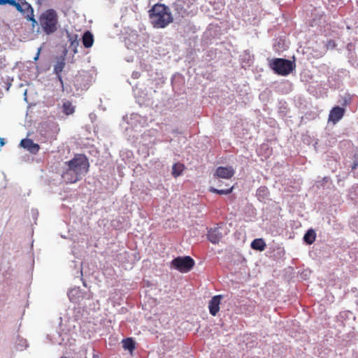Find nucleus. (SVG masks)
I'll return each mask as SVG.
<instances>
[{
	"label": "nucleus",
	"instance_id": "1",
	"mask_svg": "<svg viewBox=\"0 0 358 358\" xmlns=\"http://www.w3.org/2000/svg\"><path fill=\"white\" fill-rule=\"evenodd\" d=\"M149 17L153 27L157 29L165 28L173 21L169 8L162 3H156L152 7Z\"/></svg>",
	"mask_w": 358,
	"mask_h": 358
},
{
	"label": "nucleus",
	"instance_id": "2",
	"mask_svg": "<svg viewBox=\"0 0 358 358\" xmlns=\"http://www.w3.org/2000/svg\"><path fill=\"white\" fill-rule=\"evenodd\" d=\"M40 25L46 34H51L57 30L58 15L53 8L43 11L38 18Z\"/></svg>",
	"mask_w": 358,
	"mask_h": 358
},
{
	"label": "nucleus",
	"instance_id": "3",
	"mask_svg": "<svg viewBox=\"0 0 358 358\" xmlns=\"http://www.w3.org/2000/svg\"><path fill=\"white\" fill-rule=\"evenodd\" d=\"M69 168L66 171V177L69 176V173L74 172L81 178L82 176L86 174L89 169V162L84 155H76L70 161L66 162Z\"/></svg>",
	"mask_w": 358,
	"mask_h": 358
},
{
	"label": "nucleus",
	"instance_id": "4",
	"mask_svg": "<svg viewBox=\"0 0 358 358\" xmlns=\"http://www.w3.org/2000/svg\"><path fill=\"white\" fill-rule=\"evenodd\" d=\"M268 66L275 73L286 76L293 71L295 64L286 59L274 58L269 61Z\"/></svg>",
	"mask_w": 358,
	"mask_h": 358
},
{
	"label": "nucleus",
	"instance_id": "5",
	"mask_svg": "<svg viewBox=\"0 0 358 358\" xmlns=\"http://www.w3.org/2000/svg\"><path fill=\"white\" fill-rule=\"evenodd\" d=\"M194 264V260L189 256L178 257L171 262L172 266L181 273L189 272Z\"/></svg>",
	"mask_w": 358,
	"mask_h": 358
},
{
	"label": "nucleus",
	"instance_id": "6",
	"mask_svg": "<svg viewBox=\"0 0 358 358\" xmlns=\"http://www.w3.org/2000/svg\"><path fill=\"white\" fill-rule=\"evenodd\" d=\"M14 7L17 11L21 13L27 20L32 22L33 27H35V24H37V21L34 18V9L31 4L25 0H17Z\"/></svg>",
	"mask_w": 358,
	"mask_h": 358
},
{
	"label": "nucleus",
	"instance_id": "7",
	"mask_svg": "<svg viewBox=\"0 0 358 358\" xmlns=\"http://www.w3.org/2000/svg\"><path fill=\"white\" fill-rule=\"evenodd\" d=\"M174 10L181 17L189 16L192 13V10H189V3L185 0H176L173 5Z\"/></svg>",
	"mask_w": 358,
	"mask_h": 358
},
{
	"label": "nucleus",
	"instance_id": "8",
	"mask_svg": "<svg viewBox=\"0 0 358 358\" xmlns=\"http://www.w3.org/2000/svg\"><path fill=\"white\" fill-rule=\"evenodd\" d=\"M235 174V171L232 166H218L214 173L215 177L230 179Z\"/></svg>",
	"mask_w": 358,
	"mask_h": 358
},
{
	"label": "nucleus",
	"instance_id": "9",
	"mask_svg": "<svg viewBox=\"0 0 358 358\" xmlns=\"http://www.w3.org/2000/svg\"><path fill=\"white\" fill-rule=\"evenodd\" d=\"M345 110L340 106L334 107L329 113L328 120L334 124L341 120L344 116Z\"/></svg>",
	"mask_w": 358,
	"mask_h": 358
},
{
	"label": "nucleus",
	"instance_id": "10",
	"mask_svg": "<svg viewBox=\"0 0 358 358\" xmlns=\"http://www.w3.org/2000/svg\"><path fill=\"white\" fill-rule=\"evenodd\" d=\"M20 145L32 154H36L40 149L39 145L35 143L29 138L22 139L20 142Z\"/></svg>",
	"mask_w": 358,
	"mask_h": 358
},
{
	"label": "nucleus",
	"instance_id": "11",
	"mask_svg": "<svg viewBox=\"0 0 358 358\" xmlns=\"http://www.w3.org/2000/svg\"><path fill=\"white\" fill-rule=\"evenodd\" d=\"M221 299V295L214 296L209 302V311L210 313L213 316H215L220 310V304Z\"/></svg>",
	"mask_w": 358,
	"mask_h": 358
},
{
	"label": "nucleus",
	"instance_id": "12",
	"mask_svg": "<svg viewBox=\"0 0 358 358\" xmlns=\"http://www.w3.org/2000/svg\"><path fill=\"white\" fill-rule=\"evenodd\" d=\"M208 239L213 244L218 243L222 236L218 228H213L208 230Z\"/></svg>",
	"mask_w": 358,
	"mask_h": 358
},
{
	"label": "nucleus",
	"instance_id": "13",
	"mask_svg": "<svg viewBox=\"0 0 358 358\" xmlns=\"http://www.w3.org/2000/svg\"><path fill=\"white\" fill-rule=\"evenodd\" d=\"M64 66H65L64 59H61L58 60L54 66V72L57 75L58 80L59 81L62 87H64V83H63V79L61 76V73H62Z\"/></svg>",
	"mask_w": 358,
	"mask_h": 358
},
{
	"label": "nucleus",
	"instance_id": "14",
	"mask_svg": "<svg viewBox=\"0 0 358 358\" xmlns=\"http://www.w3.org/2000/svg\"><path fill=\"white\" fill-rule=\"evenodd\" d=\"M82 42L86 48L92 47L94 43V36L89 31H85L83 36Z\"/></svg>",
	"mask_w": 358,
	"mask_h": 358
},
{
	"label": "nucleus",
	"instance_id": "15",
	"mask_svg": "<svg viewBox=\"0 0 358 358\" xmlns=\"http://www.w3.org/2000/svg\"><path fill=\"white\" fill-rule=\"evenodd\" d=\"M266 247V243L262 238H256L251 243V248L259 251L264 250Z\"/></svg>",
	"mask_w": 358,
	"mask_h": 358
},
{
	"label": "nucleus",
	"instance_id": "16",
	"mask_svg": "<svg viewBox=\"0 0 358 358\" xmlns=\"http://www.w3.org/2000/svg\"><path fill=\"white\" fill-rule=\"evenodd\" d=\"M62 112L66 115H70L74 113L75 106L69 101H66L62 104Z\"/></svg>",
	"mask_w": 358,
	"mask_h": 358
},
{
	"label": "nucleus",
	"instance_id": "17",
	"mask_svg": "<svg viewBox=\"0 0 358 358\" xmlns=\"http://www.w3.org/2000/svg\"><path fill=\"white\" fill-rule=\"evenodd\" d=\"M122 347L124 350L132 352L135 349V343L131 338H127L122 341Z\"/></svg>",
	"mask_w": 358,
	"mask_h": 358
},
{
	"label": "nucleus",
	"instance_id": "18",
	"mask_svg": "<svg viewBox=\"0 0 358 358\" xmlns=\"http://www.w3.org/2000/svg\"><path fill=\"white\" fill-rule=\"evenodd\" d=\"M316 234L313 229H309L304 235L303 240L307 244H312L315 241Z\"/></svg>",
	"mask_w": 358,
	"mask_h": 358
},
{
	"label": "nucleus",
	"instance_id": "19",
	"mask_svg": "<svg viewBox=\"0 0 358 358\" xmlns=\"http://www.w3.org/2000/svg\"><path fill=\"white\" fill-rule=\"evenodd\" d=\"M62 178L67 183H74L80 180V178L78 177L74 172L69 173V176L66 177L65 171L62 175Z\"/></svg>",
	"mask_w": 358,
	"mask_h": 358
},
{
	"label": "nucleus",
	"instance_id": "20",
	"mask_svg": "<svg viewBox=\"0 0 358 358\" xmlns=\"http://www.w3.org/2000/svg\"><path fill=\"white\" fill-rule=\"evenodd\" d=\"M233 189L234 187H231L228 189H216L213 187H210L209 188V191L210 192H213V193H216V194H230L231 192H232L233 191Z\"/></svg>",
	"mask_w": 358,
	"mask_h": 358
},
{
	"label": "nucleus",
	"instance_id": "21",
	"mask_svg": "<svg viewBox=\"0 0 358 358\" xmlns=\"http://www.w3.org/2000/svg\"><path fill=\"white\" fill-rule=\"evenodd\" d=\"M184 169V166L181 164H174L172 168V175L178 177L181 174Z\"/></svg>",
	"mask_w": 358,
	"mask_h": 358
},
{
	"label": "nucleus",
	"instance_id": "22",
	"mask_svg": "<svg viewBox=\"0 0 358 358\" xmlns=\"http://www.w3.org/2000/svg\"><path fill=\"white\" fill-rule=\"evenodd\" d=\"M268 195V188L265 186L260 187L257 190V196L259 198H265Z\"/></svg>",
	"mask_w": 358,
	"mask_h": 358
},
{
	"label": "nucleus",
	"instance_id": "23",
	"mask_svg": "<svg viewBox=\"0 0 358 358\" xmlns=\"http://www.w3.org/2000/svg\"><path fill=\"white\" fill-rule=\"evenodd\" d=\"M336 46V43L334 40H329L326 43V48L327 50L334 49Z\"/></svg>",
	"mask_w": 358,
	"mask_h": 358
},
{
	"label": "nucleus",
	"instance_id": "24",
	"mask_svg": "<svg viewBox=\"0 0 358 358\" xmlns=\"http://www.w3.org/2000/svg\"><path fill=\"white\" fill-rule=\"evenodd\" d=\"M17 1H16V0H9V2H8V4H9V5H10V6L14 7L15 6Z\"/></svg>",
	"mask_w": 358,
	"mask_h": 358
},
{
	"label": "nucleus",
	"instance_id": "25",
	"mask_svg": "<svg viewBox=\"0 0 358 358\" xmlns=\"http://www.w3.org/2000/svg\"><path fill=\"white\" fill-rule=\"evenodd\" d=\"M9 0H0V5H6L8 4Z\"/></svg>",
	"mask_w": 358,
	"mask_h": 358
},
{
	"label": "nucleus",
	"instance_id": "26",
	"mask_svg": "<svg viewBox=\"0 0 358 358\" xmlns=\"http://www.w3.org/2000/svg\"><path fill=\"white\" fill-rule=\"evenodd\" d=\"M357 166H358V162H354V164L352 166V169H357Z\"/></svg>",
	"mask_w": 358,
	"mask_h": 358
},
{
	"label": "nucleus",
	"instance_id": "27",
	"mask_svg": "<svg viewBox=\"0 0 358 358\" xmlns=\"http://www.w3.org/2000/svg\"><path fill=\"white\" fill-rule=\"evenodd\" d=\"M4 145L3 139L0 138V147Z\"/></svg>",
	"mask_w": 358,
	"mask_h": 358
},
{
	"label": "nucleus",
	"instance_id": "28",
	"mask_svg": "<svg viewBox=\"0 0 358 358\" xmlns=\"http://www.w3.org/2000/svg\"><path fill=\"white\" fill-rule=\"evenodd\" d=\"M349 102H350V101H348V100L345 99V100L344 105H347V104H348V103H349Z\"/></svg>",
	"mask_w": 358,
	"mask_h": 358
},
{
	"label": "nucleus",
	"instance_id": "29",
	"mask_svg": "<svg viewBox=\"0 0 358 358\" xmlns=\"http://www.w3.org/2000/svg\"><path fill=\"white\" fill-rule=\"evenodd\" d=\"M74 43L78 44V42L76 40L75 41L71 43V45H73Z\"/></svg>",
	"mask_w": 358,
	"mask_h": 358
},
{
	"label": "nucleus",
	"instance_id": "30",
	"mask_svg": "<svg viewBox=\"0 0 358 358\" xmlns=\"http://www.w3.org/2000/svg\"><path fill=\"white\" fill-rule=\"evenodd\" d=\"M61 358H68V357H61Z\"/></svg>",
	"mask_w": 358,
	"mask_h": 358
},
{
	"label": "nucleus",
	"instance_id": "31",
	"mask_svg": "<svg viewBox=\"0 0 358 358\" xmlns=\"http://www.w3.org/2000/svg\"><path fill=\"white\" fill-rule=\"evenodd\" d=\"M357 177H358V176H357Z\"/></svg>",
	"mask_w": 358,
	"mask_h": 358
}]
</instances>
